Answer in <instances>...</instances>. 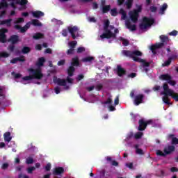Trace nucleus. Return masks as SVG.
<instances>
[{"instance_id":"a19ab883","label":"nucleus","mask_w":178,"mask_h":178,"mask_svg":"<svg viewBox=\"0 0 178 178\" xmlns=\"http://www.w3.org/2000/svg\"><path fill=\"white\" fill-rule=\"evenodd\" d=\"M68 45H69L70 48L74 49V48H76V45H77V42H76V41L70 42Z\"/></svg>"},{"instance_id":"ddd939ff","label":"nucleus","mask_w":178,"mask_h":178,"mask_svg":"<svg viewBox=\"0 0 178 178\" xmlns=\"http://www.w3.org/2000/svg\"><path fill=\"white\" fill-rule=\"evenodd\" d=\"M138 130L139 131H144V130H145V129H147V124L145 122V120H144V119H140L138 121Z\"/></svg>"},{"instance_id":"39448f33","label":"nucleus","mask_w":178,"mask_h":178,"mask_svg":"<svg viewBox=\"0 0 178 178\" xmlns=\"http://www.w3.org/2000/svg\"><path fill=\"white\" fill-rule=\"evenodd\" d=\"M136 90H132L130 92L129 96L131 98H134V104L136 106H138L140 104H144V95L143 94H139L136 95Z\"/></svg>"},{"instance_id":"4be33fe9","label":"nucleus","mask_w":178,"mask_h":178,"mask_svg":"<svg viewBox=\"0 0 178 178\" xmlns=\"http://www.w3.org/2000/svg\"><path fill=\"white\" fill-rule=\"evenodd\" d=\"M168 138L172 140V144L173 145H177L178 144V138L175 137V134H170L168 135Z\"/></svg>"},{"instance_id":"2eb2a0df","label":"nucleus","mask_w":178,"mask_h":178,"mask_svg":"<svg viewBox=\"0 0 178 178\" xmlns=\"http://www.w3.org/2000/svg\"><path fill=\"white\" fill-rule=\"evenodd\" d=\"M71 66H73L74 67V66L76 67L80 66V60L79 59V56H76L75 57L72 58Z\"/></svg>"},{"instance_id":"774afa93","label":"nucleus","mask_w":178,"mask_h":178,"mask_svg":"<svg viewBox=\"0 0 178 178\" xmlns=\"http://www.w3.org/2000/svg\"><path fill=\"white\" fill-rule=\"evenodd\" d=\"M18 178H30V177L26 175H23L22 173H20L18 175Z\"/></svg>"},{"instance_id":"c9c22d12","label":"nucleus","mask_w":178,"mask_h":178,"mask_svg":"<svg viewBox=\"0 0 178 178\" xmlns=\"http://www.w3.org/2000/svg\"><path fill=\"white\" fill-rule=\"evenodd\" d=\"M31 51V48H30L29 47H24L22 49V52L24 54H29Z\"/></svg>"},{"instance_id":"603ef678","label":"nucleus","mask_w":178,"mask_h":178,"mask_svg":"<svg viewBox=\"0 0 178 178\" xmlns=\"http://www.w3.org/2000/svg\"><path fill=\"white\" fill-rule=\"evenodd\" d=\"M111 16H116L118 15V10L116 8H113L111 10Z\"/></svg>"},{"instance_id":"5fc2aeb1","label":"nucleus","mask_w":178,"mask_h":178,"mask_svg":"<svg viewBox=\"0 0 178 178\" xmlns=\"http://www.w3.org/2000/svg\"><path fill=\"white\" fill-rule=\"evenodd\" d=\"M84 51H86V48L83 47H79L77 49V54H81L82 52H84Z\"/></svg>"},{"instance_id":"9b49d317","label":"nucleus","mask_w":178,"mask_h":178,"mask_svg":"<svg viewBox=\"0 0 178 178\" xmlns=\"http://www.w3.org/2000/svg\"><path fill=\"white\" fill-rule=\"evenodd\" d=\"M116 72H117V74H118V76H119V77H122V76L126 75V73H127L126 70H124V68L122 67V65H117Z\"/></svg>"},{"instance_id":"79ce46f5","label":"nucleus","mask_w":178,"mask_h":178,"mask_svg":"<svg viewBox=\"0 0 178 178\" xmlns=\"http://www.w3.org/2000/svg\"><path fill=\"white\" fill-rule=\"evenodd\" d=\"M34 79V78H33V75H29V76H24L22 78V80H24V81H30L31 80Z\"/></svg>"},{"instance_id":"6e6552de","label":"nucleus","mask_w":178,"mask_h":178,"mask_svg":"<svg viewBox=\"0 0 178 178\" xmlns=\"http://www.w3.org/2000/svg\"><path fill=\"white\" fill-rule=\"evenodd\" d=\"M53 81L55 84H58V86H60L62 87H65L66 86V80L58 78L56 76H54Z\"/></svg>"},{"instance_id":"680f3d73","label":"nucleus","mask_w":178,"mask_h":178,"mask_svg":"<svg viewBox=\"0 0 178 178\" xmlns=\"http://www.w3.org/2000/svg\"><path fill=\"white\" fill-rule=\"evenodd\" d=\"M178 31L176 30L172 31V32L169 33V35H172L174 37H176L177 35Z\"/></svg>"},{"instance_id":"9d476101","label":"nucleus","mask_w":178,"mask_h":178,"mask_svg":"<svg viewBox=\"0 0 178 178\" xmlns=\"http://www.w3.org/2000/svg\"><path fill=\"white\" fill-rule=\"evenodd\" d=\"M20 41L19 37L17 35H13L8 39V42H10L13 44H17Z\"/></svg>"},{"instance_id":"052dcab7","label":"nucleus","mask_w":178,"mask_h":178,"mask_svg":"<svg viewBox=\"0 0 178 178\" xmlns=\"http://www.w3.org/2000/svg\"><path fill=\"white\" fill-rule=\"evenodd\" d=\"M8 168H9V163H4L1 165V169H3V170H6V169H8Z\"/></svg>"},{"instance_id":"f3484780","label":"nucleus","mask_w":178,"mask_h":178,"mask_svg":"<svg viewBox=\"0 0 178 178\" xmlns=\"http://www.w3.org/2000/svg\"><path fill=\"white\" fill-rule=\"evenodd\" d=\"M125 24L127 26V28L129 29L131 31H136L137 30V26L136 24L131 25V22L130 21H126Z\"/></svg>"},{"instance_id":"20e7f679","label":"nucleus","mask_w":178,"mask_h":178,"mask_svg":"<svg viewBox=\"0 0 178 178\" xmlns=\"http://www.w3.org/2000/svg\"><path fill=\"white\" fill-rule=\"evenodd\" d=\"M155 23V19L149 18L148 17H143L141 23L139 24L140 30H147L148 27H151Z\"/></svg>"},{"instance_id":"13d9d810","label":"nucleus","mask_w":178,"mask_h":178,"mask_svg":"<svg viewBox=\"0 0 178 178\" xmlns=\"http://www.w3.org/2000/svg\"><path fill=\"white\" fill-rule=\"evenodd\" d=\"M1 8H8V2L6 1H3L0 3V9Z\"/></svg>"},{"instance_id":"09e8293b","label":"nucleus","mask_w":178,"mask_h":178,"mask_svg":"<svg viewBox=\"0 0 178 178\" xmlns=\"http://www.w3.org/2000/svg\"><path fill=\"white\" fill-rule=\"evenodd\" d=\"M27 165H31V163H34V159L31 157H29L26 159Z\"/></svg>"},{"instance_id":"e2e57ef3","label":"nucleus","mask_w":178,"mask_h":178,"mask_svg":"<svg viewBox=\"0 0 178 178\" xmlns=\"http://www.w3.org/2000/svg\"><path fill=\"white\" fill-rule=\"evenodd\" d=\"M66 63V60H60V61L58 62L57 65L58 66H63Z\"/></svg>"},{"instance_id":"aec40b11","label":"nucleus","mask_w":178,"mask_h":178,"mask_svg":"<svg viewBox=\"0 0 178 178\" xmlns=\"http://www.w3.org/2000/svg\"><path fill=\"white\" fill-rule=\"evenodd\" d=\"M159 79H161V80H164L168 83L170 80H172V76L169 75V74H161L159 76Z\"/></svg>"},{"instance_id":"3c124183","label":"nucleus","mask_w":178,"mask_h":178,"mask_svg":"<svg viewBox=\"0 0 178 178\" xmlns=\"http://www.w3.org/2000/svg\"><path fill=\"white\" fill-rule=\"evenodd\" d=\"M112 104V96H109L106 102H104L105 105H111Z\"/></svg>"},{"instance_id":"f8f14e48","label":"nucleus","mask_w":178,"mask_h":178,"mask_svg":"<svg viewBox=\"0 0 178 178\" xmlns=\"http://www.w3.org/2000/svg\"><path fill=\"white\" fill-rule=\"evenodd\" d=\"M65 173V168L63 167H56L53 170V175L54 176H60Z\"/></svg>"},{"instance_id":"b1692460","label":"nucleus","mask_w":178,"mask_h":178,"mask_svg":"<svg viewBox=\"0 0 178 178\" xmlns=\"http://www.w3.org/2000/svg\"><path fill=\"white\" fill-rule=\"evenodd\" d=\"M118 40L122 42V45L124 47H128V45H130V41H129L127 39H124L122 36L119 37Z\"/></svg>"},{"instance_id":"dca6fc26","label":"nucleus","mask_w":178,"mask_h":178,"mask_svg":"<svg viewBox=\"0 0 178 178\" xmlns=\"http://www.w3.org/2000/svg\"><path fill=\"white\" fill-rule=\"evenodd\" d=\"M17 62H26V59H24V56H21L19 57L14 58L10 60V63H12L13 65L17 63Z\"/></svg>"},{"instance_id":"393cba45","label":"nucleus","mask_w":178,"mask_h":178,"mask_svg":"<svg viewBox=\"0 0 178 178\" xmlns=\"http://www.w3.org/2000/svg\"><path fill=\"white\" fill-rule=\"evenodd\" d=\"M75 70H76V68H74V66H72V65L70 66L67 70L68 76L70 77H72V76H73Z\"/></svg>"},{"instance_id":"a211bd4d","label":"nucleus","mask_w":178,"mask_h":178,"mask_svg":"<svg viewBox=\"0 0 178 178\" xmlns=\"http://www.w3.org/2000/svg\"><path fill=\"white\" fill-rule=\"evenodd\" d=\"M175 147L173 145H169L168 147L164 148V152L166 155H169L170 154H172L173 151H175Z\"/></svg>"},{"instance_id":"6e6d98bb","label":"nucleus","mask_w":178,"mask_h":178,"mask_svg":"<svg viewBox=\"0 0 178 178\" xmlns=\"http://www.w3.org/2000/svg\"><path fill=\"white\" fill-rule=\"evenodd\" d=\"M136 76H137V74L136 72H132L127 75V77L129 79H134V77H136Z\"/></svg>"},{"instance_id":"412c9836","label":"nucleus","mask_w":178,"mask_h":178,"mask_svg":"<svg viewBox=\"0 0 178 178\" xmlns=\"http://www.w3.org/2000/svg\"><path fill=\"white\" fill-rule=\"evenodd\" d=\"M33 17H36V19H40V17H42L44 16V13L40 10H36L32 13Z\"/></svg>"},{"instance_id":"4c0bfd02","label":"nucleus","mask_w":178,"mask_h":178,"mask_svg":"<svg viewBox=\"0 0 178 178\" xmlns=\"http://www.w3.org/2000/svg\"><path fill=\"white\" fill-rule=\"evenodd\" d=\"M120 13H122V19H123V20H126V18L127 17V14L126 13V12H124V10H123V8H121L120 10Z\"/></svg>"},{"instance_id":"bb28decb","label":"nucleus","mask_w":178,"mask_h":178,"mask_svg":"<svg viewBox=\"0 0 178 178\" xmlns=\"http://www.w3.org/2000/svg\"><path fill=\"white\" fill-rule=\"evenodd\" d=\"M111 10V5L103 6L102 8V12L103 14L108 13Z\"/></svg>"},{"instance_id":"7c9ffc66","label":"nucleus","mask_w":178,"mask_h":178,"mask_svg":"<svg viewBox=\"0 0 178 178\" xmlns=\"http://www.w3.org/2000/svg\"><path fill=\"white\" fill-rule=\"evenodd\" d=\"M0 42L2 44L6 42V35L3 33H0Z\"/></svg>"},{"instance_id":"8fccbe9b","label":"nucleus","mask_w":178,"mask_h":178,"mask_svg":"<svg viewBox=\"0 0 178 178\" xmlns=\"http://www.w3.org/2000/svg\"><path fill=\"white\" fill-rule=\"evenodd\" d=\"M156 154L159 156H166V153H165V152L163 153V152H162L161 150H157Z\"/></svg>"},{"instance_id":"4468645a","label":"nucleus","mask_w":178,"mask_h":178,"mask_svg":"<svg viewBox=\"0 0 178 178\" xmlns=\"http://www.w3.org/2000/svg\"><path fill=\"white\" fill-rule=\"evenodd\" d=\"M129 16L133 23H137V22L138 21L139 14H138L137 13H135L134 11H132L130 13Z\"/></svg>"},{"instance_id":"c756f323","label":"nucleus","mask_w":178,"mask_h":178,"mask_svg":"<svg viewBox=\"0 0 178 178\" xmlns=\"http://www.w3.org/2000/svg\"><path fill=\"white\" fill-rule=\"evenodd\" d=\"M33 40H41V38H44V34L41 33H36L33 35Z\"/></svg>"},{"instance_id":"c85d7f7f","label":"nucleus","mask_w":178,"mask_h":178,"mask_svg":"<svg viewBox=\"0 0 178 178\" xmlns=\"http://www.w3.org/2000/svg\"><path fill=\"white\" fill-rule=\"evenodd\" d=\"M14 28L16 30H20V33H26V31H27V29L24 26L22 27L20 25H15Z\"/></svg>"},{"instance_id":"58836bf2","label":"nucleus","mask_w":178,"mask_h":178,"mask_svg":"<svg viewBox=\"0 0 178 178\" xmlns=\"http://www.w3.org/2000/svg\"><path fill=\"white\" fill-rule=\"evenodd\" d=\"M15 48H16V47L15 46V44H13L11 43V44H10V45L8 47L7 49H8V51H9L10 52H15Z\"/></svg>"},{"instance_id":"1a4fd4ad","label":"nucleus","mask_w":178,"mask_h":178,"mask_svg":"<svg viewBox=\"0 0 178 178\" xmlns=\"http://www.w3.org/2000/svg\"><path fill=\"white\" fill-rule=\"evenodd\" d=\"M68 31L71 34L73 40H76V34L75 33H79V28L76 26H74L73 27L68 26Z\"/></svg>"},{"instance_id":"338daca9","label":"nucleus","mask_w":178,"mask_h":178,"mask_svg":"<svg viewBox=\"0 0 178 178\" xmlns=\"http://www.w3.org/2000/svg\"><path fill=\"white\" fill-rule=\"evenodd\" d=\"M149 9H150L151 12L155 13L158 10V8H156L155 6H150Z\"/></svg>"},{"instance_id":"ea45409f","label":"nucleus","mask_w":178,"mask_h":178,"mask_svg":"<svg viewBox=\"0 0 178 178\" xmlns=\"http://www.w3.org/2000/svg\"><path fill=\"white\" fill-rule=\"evenodd\" d=\"M111 24V22H109L108 19L106 20L105 22H104V30H110L109 29V26Z\"/></svg>"},{"instance_id":"a878e982","label":"nucleus","mask_w":178,"mask_h":178,"mask_svg":"<svg viewBox=\"0 0 178 178\" xmlns=\"http://www.w3.org/2000/svg\"><path fill=\"white\" fill-rule=\"evenodd\" d=\"M4 140L7 143H10L12 140V136H10V132H6L3 135Z\"/></svg>"},{"instance_id":"49530a36","label":"nucleus","mask_w":178,"mask_h":178,"mask_svg":"<svg viewBox=\"0 0 178 178\" xmlns=\"http://www.w3.org/2000/svg\"><path fill=\"white\" fill-rule=\"evenodd\" d=\"M29 1L27 0H19V1H17V3H19L21 5V6H25V5H27Z\"/></svg>"},{"instance_id":"37998d69","label":"nucleus","mask_w":178,"mask_h":178,"mask_svg":"<svg viewBox=\"0 0 178 178\" xmlns=\"http://www.w3.org/2000/svg\"><path fill=\"white\" fill-rule=\"evenodd\" d=\"M143 132H137L136 134H135L134 138H136V140H138L143 137Z\"/></svg>"},{"instance_id":"0eeeda50","label":"nucleus","mask_w":178,"mask_h":178,"mask_svg":"<svg viewBox=\"0 0 178 178\" xmlns=\"http://www.w3.org/2000/svg\"><path fill=\"white\" fill-rule=\"evenodd\" d=\"M100 38L102 40H104L105 38L107 40H109V38H116V34L113 33L111 30H104V33L100 35Z\"/></svg>"},{"instance_id":"c03bdc74","label":"nucleus","mask_w":178,"mask_h":178,"mask_svg":"<svg viewBox=\"0 0 178 178\" xmlns=\"http://www.w3.org/2000/svg\"><path fill=\"white\" fill-rule=\"evenodd\" d=\"M136 8L137 9L134 10V12H135V13H138V15L143 10V6L137 5Z\"/></svg>"},{"instance_id":"bf43d9fd","label":"nucleus","mask_w":178,"mask_h":178,"mask_svg":"<svg viewBox=\"0 0 178 178\" xmlns=\"http://www.w3.org/2000/svg\"><path fill=\"white\" fill-rule=\"evenodd\" d=\"M74 54V49H69L67 51V55H73Z\"/></svg>"},{"instance_id":"423d86ee","label":"nucleus","mask_w":178,"mask_h":178,"mask_svg":"<svg viewBox=\"0 0 178 178\" xmlns=\"http://www.w3.org/2000/svg\"><path fill=\"white\" fill-rule=\"evenodd\" d=\"M31 74H32V77L35 79V80H41L42 77H44V74H42V72H41L40 68L38 69H33L31 68L29 70Z\"/></svg>"},{"instance_id":"e433bc0d","label":"nucleus","mask_w":178,"mask_h":178,"mask_svg":"<svg viewBox=\"0 0 178 178\" xmlns=\"http://www.w3.org/2000/svg\"><path fill=\"white\" fill-rule=\"evenodd\" d=\"M9 56H10V54L6 51L0 52V58H9Z\"/></svg>"},{"instance_id":"864d4df0","label":"nucleus","mask_w":178,"mask_h":178,"mask_svg":"<svg viewBox=\"0 0 178 178\" xmlns=\"http://www.w3.org/2000/svg\"><path fill=\"white\" fill-rule=\"evenodd\" d=\"M51 168H52V165H51L50 163H47L46 166H44V169L46 172H49V170H51Z\"/></svg>"},{"instance_id":"7ed1b4c3","label":"nucleus","mask_w":178,"mask_h":178,"mask_svg":"<svg viewBox=\"0 0 178 178\" xmlns=\"http://www.w3.org/2000/svg\"><path fill=\"white\" fill-rule=\"evenodd\" d=\"M160 39L161 42V43H157L154 45H152L150 47V49L152 52V54H154L155 55V54H156V49H159V48H162L163 47L165 46V42H169V37L164 35H160Z\"/></svg>"},{"instance_id":"4d7b16f0","label":"nucleus","mask_w":178,"mask_h":178,"mask_svg":"<svg viewBox=\"0 0 178 178\" xmlns=\"http://www.w3.org/2000/svg\"><path fill=\"white\" fill-rule=\"evenodd\" d=\"M104 88V85L99 83L96 86V90L97 91H101Z\"/></svg>"},{"instance_id":"69168bd1","label":"nucleus","mask_w":178,"mask_h":178,"mask_svg":"<svg viewBox=\"0 0 178 178\" xmlns=\"http://www.w3.org/2000/svg\"><path fill=\"white\" fill-rule=\"evenodd\" d=\"M168 83L170 84V86H175L177 84V83L175 81L172 80V79H170L168 81Z\"/></svg>"},{"instance_id":"72a5a7b5","label":"nucleus","mask_w":178,"mask_h":178,"mask_svg":"<svg viewBox=\"0 0 178 178\" xmlns=\"http://www.w3.org/2000/svg\"><path fill=\"white\" fill-rule=\"evenodd\" d=\"M139 145H135V148L136 149V154L138 155H144V151H143L142 149L138 148Z\"/></svg>"},{"instance_id":"a18cd8bd","label":"nucleus","mask_w":178,"mask_h":178,"mask_svg":"<svg viewBox=\"0 0 178 178\" xmlns=\"http://www.w3.org/2000/svg\"><path fill=\"white\" fill-rule=\"evenodd\" d=\"M170 63H172V58H168V60L165 61L164 63L162 64V66H170Z\"/></svg>"},{"instance_id":"cd10ccee","label":"nucleus","mask_w":178,"mask_h":178,"mask_svg":"<svg viewBox=\"0 0 178 178\" xmlns=\"http://www.w3.org/2000/svg\"><path fill=\"white\" fill-rule=\"evenodd\" d=\"M134 1V0H127L125 1V6L127 8V9H131V8L133 7V2Z\"/></svg>"},{"instance_id":"473e14b6","label":"nucleus","mask_w":178,"mask_h":178,"mask_svg":"<svg viewBox=\"0 0 178 178\" xmlns=\"http://www.w3.org/2000/svg\"><path fill=\"white\" fill-rule=\"evenodd\" d=\"M168 9V4L164 3L161 8H160V12L161 15H163L165 13V10Z\"/></svg>"},{"instance_id":"0e129e2a","label":"nucleus","mask_w":178,"mask_h":178,"mask_svg":"<svg viewBox=\"0 0 178 178\" xmlns=\"http://www.w3.org/2000/svg\"><path fill=\"white\" fill-rule=\"evenodd\" d=\"M133 136H134V134H133V132H129L127 136V140H130L131 138H133Z\"/></svg>"},{"instance_id":"f704fd0d","label":"nucleus","mask_w":178,"mask_h":178,"mask_svg":"<svg viewBox=\"0 0 178 178\" xmlns=\"http://www.w3.org/2000/svg\"><path fill=\"white\" fill-rule=\"evenodd\" d=\"M45 63V58L44 57L40 58L38 61V66H44V63Z\"/></svg>"},{"instance_id":"de8ad7c7","label":"nucleus","mask_w":178,"mask_h":178,"mask_svg":"<svg viewBox=\"0 0 178 178\" xmlns=\"http://www.w3.org/2000/svg\"><path fill=\"white\" fill-rule=\"evenodd\" d=\"M24 22V18L23 17H19L17 18L16 21L14 22L15 24H19L20 23H23Z\"/></svg>"},{"instance_id":"5701e85b","label":"nucleus","mask_w":178,"mask_h":178,"mask_svg":"<svg viewBox=\"0 0 178 178\" xmlns=\"http://www.w3.org/2000/svg\"><path fill=\"white\" fill-rule=\"evenodd\" d=\"M31 24L35 27H41L42 26V24L38 19H32Z\"/></svg>"},{"instance_id":"2f4dec72","label":"nucleus","mask_w":178,"mask_h":178,"mask_svg":"<svg viewBox=\"0 0 178 178\" xmlns=\"http://www.w3.org/2000/svg\"><path fill=\"white\" fill-rule=\"evenodd\" d=\"M94 57L93 56H87V57H85L83 58H82V62H84V63H87V62H92V60H94Z\"/></svg>"},{"instance_id":"6ab92c4d","label":"nucleus","mask_w":178,"mask_h":178,"mask_svg":"<svg viewBox=\"0 0 178 178\" xmlns=\"http://www.w3.org/2000/svg\"><path fill=\"white\" fill-rule=\"evenodd\" d=\"M6 24L7 27H10L12 26V19H4L0 22L1 26H4Z\"/></svg>"},{"instance_id":"f257e3e1","label":"nucleus","mask_w":178,"mask_h":178,"mask_svg":"<svg viewBox=\"0 0 178 178\" xmlns=\"http://www.w3.org/2000/svg\"><path fill=\"white\" fill-rule=\"evenodd\" d=\"M122 55L126 56L127 58H130L133 59L134 62H138L139 63H143L144 67H149L150 63L145 61V60L138 58V56H143V52L138 50L129 51V50H122L121 52Z\"/></svg>"},{"instance_id":"f03ea898","label":"nucleus","mask_w":178,"mask_h":178,"mask_svg":"<svg viewBox=\"0 0 178 178\" xmlns=\"http://www.w3.org/2000/svg\"><path fill=\"white\" fill-rule=\"evenodd\" d=\"M163 90H164L161 92V94L162 95H164L162 98L164 104H166V105H172L169 101V97H172V99L178 102V93H175L173 90L170 89L168 83H163Z\"/></svg>"}]
</instances>
